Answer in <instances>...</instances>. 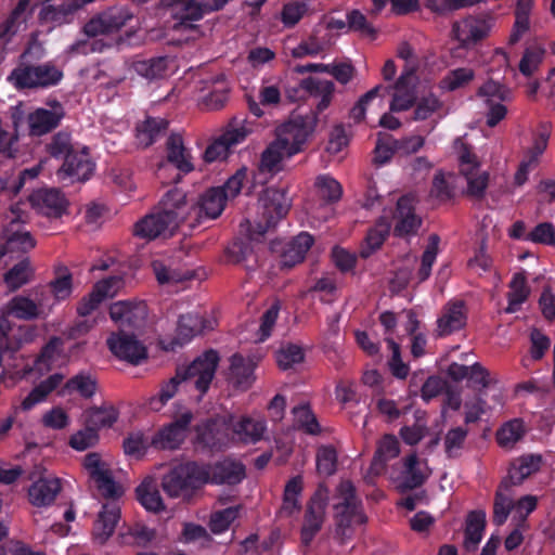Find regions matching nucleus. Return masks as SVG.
Listing matches in <instances>:
<instances>
[{"mask_svg": "<svg viewBox=\"0 0 555 555\" xmlns=\"http://www.w3.org/2000/svg\"><path fill=\"white\" fill-rule=\"evenodd\" d=\"M219 357L215 351L205 352L185 369H179L175 376L159 386L157 395L149 398L146 404L152 411H160L177 393L194 386L205 393L215 376Z\"/></svg>", "mask_w": 555, "mask_h": 555, "instance_id": "obj_1", "label": "nucleus"}, {"mask_svg": "<svg viewBox=\"0 0 555 555\" xmlns=\"http://www.w3.org/2000/svg\"><path fill=\"white\" fill-rule=\"evenodd\" d=\"M227 0H162L159 10L168 13L172 20V31L178 41L189 42L204 36L202 25L197 24L203 16L221 9Z\"/></svg>", "mask_w": 555, "mask_h": 555, "instance_id": "obj_2", "label": "nucleus"}, {"mask_svg": "<svg viewBox=\"0 0 555 555\" xmlns=\"http://www.w3.org/2000/svg\"><path fill=\"white\" fill-rule=\"evenodd\" d=\"M302 120H292L279 127L276 138L262 152L259 173L273 176L284 168V163L301 151L307 140Z\"/></svg>", "mask_w": 555, "mask_h": 555, "instance_id": "obj_3", "label": "nucleus"}, {"mask_svg": "<svg viewBox=\"0 0 555 555\" xmlns=\"http://www.w3.org/2000/svg\"><path fill=\"white\" fill-rule=\"evenodd\" d=\"M289 207L291 201L284 190L267 189L258 201L256 216L241 223V233L250 241H260Z\"/></svg>", "mask_w": 555, "mask_h": 555, "instance_id": "obj_4", "label": "nucleus"}, {"mask_svg": "<svg viewBox=\"0 0 555 555\" xmlns=\"http://www.w3.org/2000/svg\"><path fill=\"white\" fill-rule=\"evenodd\" d=\"M206 467L185 463L171 468L162 479V487L170 498H189L202 485L208 482Z\"/></svg>", "mask_w": 555, "mask_h": 555, "instance_id": "obj_5", "label": "nucleus"}, {"mask_svg": "<svg viewBox=\"0 0 555 555\" xmlns=\"http://www.w3.org/2000/svg\"><path fill=\"white\" fill-rule=\"evenodd\" d=\"M63 72L51 63L38 66H20L9 76V80L17 88H49L57 85Z\"/></svg>", "mask_w": 555, "mask_h": 555, "instance_id": "obj_6", "label": "nucleus"}, {"mask_svg": "<svg viewBox=\"0 0 555 555\" xmlns=\"http://www.w3.org/2000/svg\"><path fill=\"white\" fill-rule=\"evenodd\" d=\"M537 498L534 495H525L516 503L509 493L507 481L499 488L493 511V521L496 525H503L508 515L513 512V517L518 521H525L528 515L537 507Z\"/></svg>", "mask_w": 555, "mask_h": 555, "instance_id": "obj_7", "label": "nucleus"}, {"mask_svg": "<svg viewBox=\"0 0 555 555\" xmlns=\"http://www.w3.org/2000/svg\"><path fill=\"white\" fill-rule=\"evenodd\" d=\"M339 502L336 504L338 517V531L344 538H349L351 528L365 522V516L354 496V489L351 482L344 481L338 488Z\"/></svg>", "mask_w": 555, "mask_h": 555, "instance_id": "obj_8", "label": "nucleus"}, {"mask_svg": "<svg viewBox=\"0 0 555 555\" xmlns=\"http://www.w3.org/2000/svg\"><path fill=\"white\" fill-rule=\"evenodd\" d=\"M83 467L100 493L108 499H117L124 490L113 479L109 462L99 453H89L85 456Z\"/></svg>", "mask_w": 555, "mask_h": 555, "instance_id": "obj_9", "label": "nucleus"}, {"mask_svg": "<svg viewBox=\"0 0 555 555\" xmlns=\"http://www.w3.org/2000/svg\"><path fill=\"white\" fill-rule=\"evenodd\" d=\"M390 100L389 111L391 113H400L414 106L416 99L417 77L414 75V67L408 66L403 69L398 80L387 87Z\"/></svg>", "mask_w": 555, "mask_h": 555, "instance_id": "obj_10", "label": "nucleus"}, {"mask_svg": "<svg viewBox=\"0 0 555 555\" xmlns=\"http://www.w3.org/2000/svg\"><path fill=\"white\" fill-rule=\"evenodd\" d=\"M461 172L467 180V193L479 197L487 189L489 176L479 169L476 156L464 145L462 141L455 142Z\"/></svg>", "mask_w": 555, "mask_h": 555, "instance_id": "obj_11", "label": "nucleus"}, {"mask_svg": "<svg viewBox=\"0 0 555 555\" xmlns=\"http://www.w3.org/2000/svg\"><path fill=\"white\" fill-rule=\"evenodd\" d=\"M229 90V85L222 75L212 76L197 83L194 98L204 109L216 111L227 103Z\"/></svg>", "mask_w": 555, "mask_h": 555, "instance_id": "obj_12", "label": "nucleus"}, {"mask_svg": "<svg viewBox=\"0 0 555 555\" xmlns=\"http://www.w3.org/2000/svg\"><path fill=\"white\" fill-rule=\"evenodd\" d=\"M31 478L35 480L28 490L30 503L38 507L52 504L62 489L61 479L41 466L36 468Z\"/></svg>", "mask_w": 555, "mask_h": 555, "instance_id": "obj_13", "label": "nucleus"}, {"mask_svg": "<svg viewBox=\"0 0 555 555\" xmlns=\"http://www.w3.org/2000/svg\"><path fill=\"white\" fill-rule=\"evenodd\" d=\"M132 17L129 9L115 7L90 20L85 26V33L89 37L112 35L119 31Z\"/></svg>", "mask_w": 555, "mask_h": 555, "instance_id": "obj_14", "label": "nucleus"}, {"mask_svg": "<svg viewBox=\"0 0 555 555\" xmlns=\"http://www.w3.org/2000/svg\"><path fill=\"white\" fill-rule=\"evenodd\" d=\"M106 344L116 358L131 364H139L147 358L145 346L133 334L126 333L125 330L112 333Z\"/></svg>", "mask_w": 555, "mask_h": 555, "instance_id": "obj_15", "label": "nucleus"}, {"mask_svg": "<svg viewBox=\"0 0 555 555\" xmlns=\"http://www.w3.org/2000/svg\"><path fill=\"white\" fill-rule=\"evenodd\" d=\"M192 418V413L189 410H184L180 415L176 416L172 423L160 428L152 437L151 444L164 450L179 448L186 438Z\"/></svg>", "mask_w": 555, "mask_h": 555, "instance_id": "obj_16", "label": "nucleus"}, {"mask_svg": "<svg viewBox=\"0 0 555 555\" xmlns=\"http://www.w3.org/2000/svg\"><path fill=\"white\" fill-rule=\"evenodd\" d=\"M478 95L488 106L487 125L494 127L506 116L507 111L502 102L511 99V91L499 82L489 80L480 87Z\"/></svg>", "mask_w": 555, "mask_h": 555, "instance_id": "obj_17", "label": "nucleus"}, {"mask_svg": "<svg viewBox=\"0 0 555 555\" xmlns=\"http://www.w3.org/2000/svg\"><path fill=\"white\" fill-rule=\"evenodd\" d=\"M65 116L63 105L57 101L47 103L46 107H38L27 116L30 135L40 137L56 128Z\"/></svg>", "mask_w": 555, "mask_h": 555, "instance_id": "obj_18", "label": "nucleus"}, {"mask_svg": "<svg viewBox=\"0 0 555 555\" xmlns=\"http://www.w3.org/2000/svg\"><path fill=\"white\" fill-rule=\"evenodd\" d=\"M429 475L427 462L418 459L416 454H410L402 460L400 472L393 480L400 491H406L420 487Z\"/></svg>", "mask_w": 555, "mask_h": 555, "instance_id": "obj_19", "label": "nucleus"}, {"mask_svg": "<svg viewBox=\"0 0 555 555\" xmlns=\"http://www.w3.org/2000/svg\"><path fill=\"white\" fill-rule=\"evenodd\" d=\"M216 320L211 317H203L198 313H189L182 315L178 323L177 338L169 343H164L166 350H175L177 347L190 341L194 336L212 330Z\"/></svg>", "mask_w": 555, "mask_h": 555, "instance_id": "obj_20", "label": "nucleus"}, {"mask_svg": "<svg viewBox=\"0 0 555 555\" xmlns=\"http://www.w3.org/2000/svg\"><path fill=\"white\" fill-rule=\"evenodd\" d=\"M227 194L221 188H211L202 193L192 205V217L197 222L217 219L223 211Z\"/></svg>", "mask_w": 555, "mask_h": 555, "instance_id": "obj_21", "label": "nucleus"}, {"mask_svg": "<svg viewBox=\"0 0 555 555\" xmlns=\"http://www.w3.org/2000/svg\"><path fill=\"white\" fill-rule=\"evenodd\" d=\"M163 217H166L169 224L177 229L188 216L192 217V206L186 203L185 193L178 188L168 191L159 202L157 208Z\"/></svg>", "mask_w": 555, "mask_h": 555, "instance_id": "obj_22", "label": "nucleus"}, {"mask_svg": "<svg viewBox=\"0 0 555 555\" xmlns=\"http://www.w3.org/2000/svg\"><path fill=\"white\" fill-rule=\"evenodd\" d=\"M111 319L122 330L144 325L147 309L143 302L117 301L109 307Z\"/></svg>", "mask_w": 555, "mask_h": 555, "instance_id": "obj_23", "label": "nucleus"}, {"mask_svg": "<svg viewBox=\"0 0 555 555\" xmlns=\"http://www.w3.org/2000/svg\"><path fill=\"white\" fill-rule=\"evenodd\" d=\"M122 285V280L117 276H112L98 282L92 292L79 304L77 308L78 313L80 315L90 314L102 301L116 296Z\"/></svg>", "mask_w": 555, "mask_h": 555, "instance_id": "obj_24", "label": "nucleus"}, {"mask_svg": "<svg viewBox=\"0 0 555 555\" xmlns=\"http://www.w3.org/2000/svg\"><path fill=\"white\" fill-rule=\"evenodd\" d=\"M234 438L245 443L259 441L266 431V421L260 415H244L237 418L231 417L229 422Z\"/></svg>", "mask_w": 555, "mask_h": 555, "instance_id": "obj_25", "label": "nucleus"}, {"mask_svg": "<svg viewBox=\"0 0 555 555\" xmlns=\"http://www.w3.org/2000/svg\"><path fill=\"white\" fill-rule=\"evenodd\" d=\"M93 171V163L91 162L87 151L80 150L69 153L63 166L57 170L60 180H77L83 181L90 178Z\"/></svg>", "mask_w": 555, "mask_h": 555, "instance_id": "obj_26", "label": "nucleus"}, {"mask_svg": "<svg viewBox=\"0 0 555 555\" xmlns=\"http://www.w3.org/2000/svg\"><path fill=\"white\" fill-rule=\"evenodd\" d=\"M491 26L486 18L468 16L454 24L453 33L461 44L467 47L487 37Z\"/></svg>", "mask_w": 555, "mask_h": 555, "instance_id": "obj_27", "label": "nucleus"}, {"mask_svg": "<svg viewBox=\"0 0 555 555\" xmlns=\"http://www.w3.org/2000/svg\"><path fill=\"white\" fill-rule=\"evenodd\" d=\"M414 197L410 195L402 196L397 202V208L392 215L396 235L404 236L412 234L421 225V219L414 210Z\"/></svg>", "mask_w": 555, "mask_h": 555, "instance_id": "obj_28", "label": "nucleus"}, {"mask_svg": "<svg viewBox=\"0 0 555 555\" xmlns=\"http://www.w3.org/2000/svg\"><path fill=\"white\" fill-rule=\"evenodd\" d=\"M29 202L39 214L50 218L61 217L67 208L66 198L56 190H38L30 195Z\"/></svg>", "mask_w": 555, "mask_h": 555, "instance_id": "obj_29", "label": "nucleus"}, {"mask_svg": "<svg viewBox=\"0 0 555 555\" xmlns=\"http://www.w3.org/2000/svg\"><path fill=\"white\" fill-rule=\"evenodd\" d=\"M52 305L48 302L46 298H37V302L34 300L17 296L13 298L7 306L3 318L15 317L18 319H33L47 314L50 312Z\"/></svg>", "mask_w": 555, "mask_h": 555, "instance_id": "obj_30", "label": "nucleus"}, {"mask_svg": "<svg viewBox=\"0 0 555 555\" xmlns=\"http://www.w3.org/2000/svg\"><path fill=\"white\" fill-rule=\"evenodd\" d=\"M120 518V507L117 503L111 502L102 506L93 525L92 537L99 544H104L115 532Z\"/></svg>", "mask_w": 555, "mask_h": 555, "instance_id": "obj_31", "label": "nucleus"}, {"mask_svg": "<svg viewBox=\"0 0 555 555\" xmlns=\"http://www.w3.org/2000/svg\"><path fill=\"white\" fill-rule=\"evenodd\" d=\"M11 127L0 117V154L13 157L20 139L18 128L24 119V112L20 105L10 108Z\"/></svg>", "mask_w": 555, "mask_h": 555, "instance_id": "obj_32", "label": "nucleus"}, {"mask_svg": "<svg viewBox=\"0 0 555 555\" xmlns=\"http://www.w3.org/2000/svg\"><path fill=\"white\" fill-rule=\"evenodd\" d=\"M388 88L383 85H377L369 92H366L358 103L352 107L350 112V117L356 121L360 122L364 120L365 115L369 114H378L383 111L385 106V94L387 93Z\"/></svg>", "mask_w": 555, "mask_h": 555, "instance_id": "obj_33", "label": "nucleus"}, {"mask_svg": "<svg viewBox=\"0 0 555 555\" xmlns=\"http://www.w3.org/2000/svg\"><path fill=\"white\" fill-rule=\"evenodd\" d=\"M547 139L546 134H540L535 139L533 145L524 155L518 169L514 175V184L516 186H521L527 182L529 172L535 168L541 155L547 146Z\"/></svg>", "mask_w": 555, "mask_h": 555, "instance_id": "obj_34", "label": "nucleus"}, {"mask_svg": "<svg viewBox=\"0 0 555 555\" xmlns=\"http://www.w3.org/2000/svg\"><path fill=\"white\" fill-rule=\"evenodd\" d=\"M400 454V443L396 436L384 435L376 443V451L372 461L371 469L378 475L384 472L389 461Z\"/></svg>", "mask_w": 555, "mask_h": 555, "instance_id": "obj_35", "label": "nucleus"}, {"mask_svg": "<svg viewBox=\"0 0 555 555\" xmlns=\"http://www.w3.org/2000/svg\"><path fill=\"white\" fill-rule=\"evenodd\" d=\"M176 229L166 217L162 216V212L157 209V212L152 214L135 224V235L152 240L160 235L171 234Z\"/></svg>", "mask_w": 555, "mask_h": 555, "instance_id": "obj_36", "label": "nucleus"}, {"mask_svg": "<svg viewBox=\"0 0 555 555\" xmlns=\"http://www.w3.org/2000/svg\"><path fill=\"white\" fill-rule=\"evenodd\" d=\"M137 500L149 512L160 513L166 505L158 490L156 480L146 477L135 489Z\"/></svg>", "mask_w": 555, "mask_h": 555, "instance_id": "obj_37", "label": "nucleus"}, {"mask_svg": "<svg viewBox=\"0 0 555 555\" xmlns=\"http://www.w3.org/2000/svg\"><path fill=\"white\" fill-rule=\"evenodd\" d=\"M466 324V313L462 302L448 305L437 321L439 336H447L461 330Z\"/></svg>", "mask_w": 555, "mask_h": 555, "instance_id": "obj_38", "label": "nucleus"}, {"mask_svg": "<svg viewBox=\"0 0 555 555\" xmlns=\"http://www.w3.org/2000/svg\"><path fill=\"white\" fill-rule=\"evenodd\" d=\"M167 159L179 171L191 172L194 169L193 157L184 146L183 140L178 134H172L167 141Z\"/></svg>", "mask_w": 555, "mask_h": 555, "instance_id": "obj_39", "label": "nucleus"}, {"mask_svg": "<svg viewBox=\"0 0 555 555\" xmlns=\"http://www.w3.org/2000/svg\"><path fill=\"white\" fill-rule=\"evenodd\" d=\"M209 474L208 482L234 485L245 476L244 466L241 463L223 461L214 467L207 468Z\"/></svg>", "mask_w": 555, "mask_h": 555, "instance_id": "obj_40", "label": "nucleus"}, {"mask_svg": "<svg viewBox=\"0 0 555 555\" xmlns=\"http://www.w3.org/2000/svg\"><path fill=\"white\" fill-rule=\"evenodd\" d=\"M230 361L229 380L236 388L247 389L254 380L253 371L255 363L238 354L232 356Z\"/></svg>", "mask_w": 555, "mask_h": 555, "instance_id": "obj_41", "label": "nucleus"}, {"mask_svg": "<svg viewBox=\"0 0 555 555\" xmlns=\"http://www.w3.org/2000/svg\"><path fill=\"white\" fill-rule=\"evenodd\" d=\"M313 244V238L309 233L302 232L294 237L287 245L282 255V266L292 268L305 259L307 251Z\"/></svg>", "mask_w": 555, "mask_h": 555, "instance_id": "obj_42", "label": "nucleus"}, {"mask_svg": "<svg viewBox=\"0 0 555 555\" xmlns=\"http://www.w3.org/2000/svg\"><path fill=\"white\" fill-rule=\"evenodd\" d=\"M7 253H25L35 247L36 242L28 231H25L18 222L13 220L5 230Z\"/></svg>", "mask_w": 555, "mask_h": 555, "instance_id": "obj_43", "label": "nucleus"}, {"mask_svg": "<svg viewBox=\"0 0 555 555\" xmlns=\"http://www.w3.org/2000/svg\"><path fill=\"white\" fill-rule=\"evenodd\" d=\"M541 456L529 454L515 460L508 470V481L512 485L521 483L527 477L538 472L541 466Z\"/></svg>", "mask_w": 555, "mask_h": 555, "instance_id": "obj_44", "label": "nucleus"}, {"mask_svg": "<svg viewBox=\"0 0 555 555\" xmlns=\"http://www.w3.org/2000/svg\"><path fill=\"white\" fill-rule=\"evenodd\" d=\"M63 380L64 375L55 373L49 376L43 382H41L22 401L23 410H30L36 404L43 402L48 398V396L63 383Z\"/></svg>", "mask_w": 555, "mask_h": 555, "instance_id": "obj_45", "label": "nucleus"}, {"mask_svg": "<svg viewBox=\"0 0 555 555\" xmlns=\"http://www.w3.org/2000/svg\"><path fill=\"white\" fill-rule=\"evenodd\" d=\"M302 490V481L295 477L287 482L284 490L282 506L279 511L280 517H292L300 511L299 496Z\"/></svg>", "mask_w": 555, "mask_h": 555, "instance_id": "obj_46", "label": "nucleus"}, {"mask_svg": "<svg viewBox=\"0 0 555 555\" xmlns=\"http://www.w3.org/2000/svg\"><path fill=\"white\" fill-rule=\"evenodd\" d=\"M96 389V378L91 373L80 372L65 383L61 393L78 392L83 398H90L95 393Z\"/></svg>", "mask_w": 555, "mask_h": 555, "instance_id": "obj_47", "label": "nucleus"}, {"mask_svg": "<svg viewBox=\"0 0 555 555\" xmlns=\"http://www.w3.org/2000/svg\"><path fill=\"white\" fill-rule=\"evenodd\" d=\"M300 86L304 90L310 92L312 95L320 98V101L317 105L319 111H323L330 105L335 89L332 81L317 78H307L301 81Z\"/></svg>", "mask_w": 555, "mask_h": 555, "instance_id": "obj_48", "label": "nucleus"}, {"mask_svg": "<svg viewBox=\"0 0 555 555\" xmlns=\"http://www.w3.org/2000/svg\"><path fill=\"white\" fill-rule=\"evenodd\" d=\"M389 218L390 217L388 215H384L376 222V224L369 231L365 238V245L361 251L362 256H370L372 253H374L383 245L390 230Z\"/></svg>", "mask_w": 555, "mask_h": 555, "instance_id": "obj_49", "label": "nucleus"}, {"mask_svg": "<svg viewBox=\"0 0 555 555\" xmlns=\"http://www.w3.org/2000/svg\"><path fill=\"white\" fill-rule=\"evenodd\" d=\"M118 417V413L113 405H102L91 408L85 412L86 422L93 429L111 427Z\"/></svg>", "mask_w": 555, "mask_h": 555, "instance_id": "obj_50", "label": "nucleus"}, {"mask_svg": "<svg viewBox=\"0 0 555 555\" xmlns=\"http://www.w3.org/2000/svg\"><path fill=\"white\" fill-rule=\"evenodd\" d=\"M167 128L164 119L147 118L137 128V143L141 147L150 146Z\"/></svg>", "mask_w": 555, "mask_h": 555, "instance_id": "obj_51", "label": "nucleus"}, {"mask_svg": "<svg viewBox=\"0 0 555 555\" xmlns=\"http://www.w3.org/2000/svg\"><path fill=\"white\" fill-rule=\"evenodd\" d=\"M324 517V507L322 504L317 503L309 506L305 522L301 529V541L309 544L315 533L320 530Z\"/></svg>", "mask_w": 555, "mask_h": 555, "instance_id": "obj_52", "label": "nucleus"}, {"mask_svg": "<svg viewBox=\"0 0 555 555\" xmlns=\"http://www.w3.org/2000/svg\"><path fill=\"white\" fill-rule=\"evenodd\" d=\"M508 306L505 311L514 313L519 310L520 306L527 300L529 288L522 274H515L509 283Z\"/></svg>", "mask_w": 555, "mask_h": 555, "instance_id": "obj_53", "label": "nucleus"}, {"mask_svg": "<svg viewBox=\"0 0 555 555\" xmlns=\"http://www.w3.org/2000/svg\"><path fill=\"white\" fill-rule=\"evenodd\" d=\"M119 538L124 544L144 546L155 538V531L143 524H135L124 529Z\"/></svg>", "mask_w": 555, "mask_h": 555, "instance_id": "obj_54", "label": "nucleus"}, {"mask_svg": "<svg viewBox=\"0 0 555 555\" xmlns=\"http://www.w3.org/2000/svg\"><path fill=\"white\" fill-rule=\"evenodd\" d=\"M486 525V513L483 511H475L468 515L465 544L467 547H475L482 539Z\"/></svg>", "mask_w": 555, "mask_h": 555, "instance_id": "obj_55", "label": "nucleus"}, {"mask_svg": "<svg viewBox=\"0 0 555 555\" xmlns=\"http://www.w3.org/2000/svg\"><path fill=\"white\" fill-rule=\"evenodd\" d=\"M61 339H51L36 360L35 369L39 372H44L49 371L53 366L59 365L61 362Z\"/></svg>", "mask_w": 555, "mask_h": 555, "instance_id": "obj_56", "label": "nucleus"}, {"mask_svg": "<svg viewBox=\"0 0 555 555\" xmlns=\"http://www.w3.org/2000/svg\"><path fill=\"white\" fill-rule=\"evenodd\" d=\"M526 427L520 420H512L505 423L498 431V442L503 448H511L525 435Z\"/></svg>", "mask_w": 555, "mask_h": 555, "instance_id": "obj_57", "label": "nucleus"}, {"mask_svg": "<svg viewBox=\"0 0 555 555\" xmlns=\"http://www.w3.org/2000/svg\"><path fill=\"white\" fill-rule=\"evenodd\" d=\"M314 186L319 196L326 203L337 202L343 195L340 183L328 175L317 177Z\"/></svg>", "mask_w": 555, "mask_h": 555, "instance_id": "obj_58", "label": "nucleus"}, {"mask_svg": "<svg viewBox=\"0 0 555 555\" xmlns=\"http://www.w3.org/2000/svg\"><path fill=\"white\" fill-rule=\"evenodd\" d=\"M456 186L457 178L454 173L439 171L434 178L431 193L440 199L450 198L453 196Z\"/></svg>", "mask_w": 555, "mask_h": 555, "instance_id": "obj_59", "label": "nucleus"}, {"mask_svg": "<svg viewBox=\"0 0 555 555\" xmlns=\"http://www.w3.org/2000/svg\"><path fill=\"white\" fill-rule=\"evenodd\" d=\"M414 120H426L441 111L442 102L433 93L415 99Z\"/></svg>", "mask_w": 555, "mask_h": 555, "instance_id": "obj_60", "label": "nucleus"}, {"mask_svg": "<svg viewBox=\"0 0 555 555\" xmlns=\"http://www.w3.org/2000/svg\"><path fill=\"white\" fill-rule=\"evenodd\" d=\"M475 77L472 68L461 67L450 70L440 81V88L446 91H454L468 85Z\"/></svg>", "mask_w": 555, "mask_h": 555, "instance_id": "obj_61", "label": "nucleus"}, {"mask_svg": "<svg viewBox=\"0 0 555 555\" xmlns=\"http://www.w3.org/2000/svg\"><path fill=\"white\" fill-rule=\"evenodd\" d=\"M33 276V268L28 259H24L16 266H14L5 275L4 282L10 289H17Z\"/></svg>", "mask_w": 555, "mask_h": 555, "instance_id": "obj_62", "label": "nucleus"}, {"mask_svg": "<svg viewBox=\"0 0 555 555\" xmlns=\"http://www.w3.org/2000/svg\"><path fill=\"white\" fill-rule=\"evenodd\" d=\"M305 351L300 346L287 345L280 348L276 352V362L280 369L289 370L302 363Z\"/></svg>", "mask_w": 555, "mask_h": 555, "instance_id": "obj_63", "label": "nucleus"}, {"mask_svg": "<svg viewBox=\"0 0 555 555\" xmlns=\"http://www.w3.org/2000/svg\"><path fill=\"white\" fill-rule=\"evenodd\" d=\"M169 61L165 57L141 61L135 64V70L147 79H156L165 76L168 72Z\"/></svg>", "mask_w": 555, "mask_h": 555, "instance_id": "obj_64", "label": "nucleus"}]
</instances>
